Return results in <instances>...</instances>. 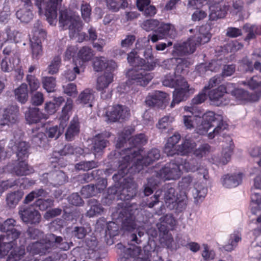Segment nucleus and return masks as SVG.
<instances>
[{
  "label": "nucleus",
  "instance_id": "nucleus-37",
  "mask_svg": "<svg viewBox=\"0 0 261 261\" xmlns=\"http://www.w3.org/2000/svg\"><path fill=\"white\" fill-rule=\"evenodd\" d=\"M65 126V123L61 121L59 126L56 125L46 128L45 134L48 138L57 139L63 134Z\"/></svg>",
  "mask_w": 261,
  "mask_h": 261
},
{
  "label": "nucleus",
  "instance_id": "nucleus-48",
  "mask_svg": "<svg viewBox=\"0 0 261 261\" xmlns=\"http://www.w3.org/2000/svg\"><path fill=\"white\" fill-rule=\"evenodd\" d=\"M206 193L207 189L204 185L198 183L195 185L193 194L195 202H198L199 200L202 199L205 196Z\"/></svg>",
  "mask_w": 261,
  "mask_h": 261
},
{
  "label": "nucleus",
  "instance_id": "nucleus-49",
  "mask_svg": "<svg viewBox=\"0 0 261 261\" xmlns=\"http://www.w3.org/2000/svg\"><path fill=\"white\" fill-rule=\"evenodd\" d=\"M83 149L79 147H74L71 144H67L64 146L62 149L60 151L62 155L67 154H75L76 155H81L83 153Z\"/></svg>",
  "mask_w": 261,
  "mask_h": 261
},
{
  "label": "nucleus",
  "instance_id": "nucleus-8",
  "mask_svg": "<svg viewBox=\"0 0 261 261\" xmlns=\"http://www.w3.org/2000/svg\"><path fill=\"white\" fill-rule=\"evenodd\" d=\"M140 152L138 149V154L135 158H132L130 162L131 168L134 166L135 171L139 172L143 169V166H147L160 159L161 157L160 151L157 148H152L149 150L143 157L139 156Z\"/></svg>",
  "mask_w": 261,
  "mask_h": 261
},
{
  "label": "nucleus",
  "instance_id": "nucleus-13",
  "mask_svg": "<svg viewBox=\"0 0 261 261\" xmlns=\"http://www.w3.org/2000/svg\"><path fill=\"white\" fill-rule=\"evenodd\" d=\"M191 33L194 35L191 36L189 38L191 43L195 45H201L208 42L211 38V34L206 30L205 26H201L198 29L196 28L189 30Z\"/></svg>",
  "mask_w": 261,
  "mask_h": 261
},
{
  "label": "nucleus",
  "instance_id": "nucleus-46",
  "mask_svg": "<svg viewBox=\"0 0 261 261\" xmlns=\"http://www.w3.org/2000/svg\"><path fill=\"white\" fill-rule=\"evenodd\" d=\"M226 141L229 142V145L223 146L222 150V157L220 160V162L224 165L227 163L230 160L231 153L233 149V144L232 139L230 137L226 139Z\"/></svg>",
  "mask_w": 261,
  "mask_h": 261
},
{
  "label": "nucleus",
  "instance_id": "nucleus-60",
  "mask_svg": "<svg viewBox=\"0 0 261 261\" xmlns=\"http://www.w3.org/2000/svg\"><path fill=\"white\" fill-rule=\"evenodd\" d=\"M64 93L69 96H75L77 94L76 85L74 83H68L62 87Z\"/></svg>",
  "mask_w": 261,
  "mask_h": 261
},
{
  "label": "nucleus",
  "instance_id": "nucleus-32",
  "mask_svg": "<svg viewBox=\"0 0 261 261\" xmlns=\"http://www.w3.org/2000/svg\"><path fill=\"white\" fill-rule=\"evenodd\" d=\"M108 143V142L102 136L97 135L93 138L91 150L94 153L100 152L107 146Z\"/></svg>",
  "mask_w": 261,
  "mask_h": 261
},
{
  "label": "nucleus",
  "instance_id": "nucleus-28",
  "mask_svg": "<svg viewBox=\"0 0 261 261\" xmlns=\"http://www.w3.org/2000/svg\"><path fill=\"white\" fill-rule=\"evenodd\" d=\"M167 94L160 91H155L152 94L148 95L146 99V103L149 106H159L166 97Z\"/></svg>",
  "mask_w": 261,
  "mask_h": 261
},
{
  "label": "nucleus",
  "instance_id": "nucleus-1",
  "mask_svg": "<svg viewBox=\"0 0 261 261\" xmlns=\"http://www.w3.org/2000/svg\"><path fill=\"white\" fill-rule=\"evenodd\" d=\"M59 21L60 27L69 31L70 38L79 36V42L85 41H94L97 39L96 30L90 28L88 31V35L85 33H80L83 29V23L79 16L71 14L67 10L60 11Z\"/></svg>",
  "mask_w": 261,
  "mask_h": 261
},
{
  "label": "nucleus",
  "instance_id": "nucleus-57",
  "mask_svg": "<svg viewBox=\"0 0 261 261\" xmlns=\"http://www.w3.org/2000/svg\"><path fill=\"white\" fill-rule=\"evenodd\" d=\"M54 200L53 199H38L36 201L35 205L41 211H45L54 205Z\"/></svg>",
  "mask_w": 261,
  "mask_h": 261
},
{
  "label": "nucleus",
  "instance_id": "nucleus-63",
  "mask_svg": "<svg viewBox=\"0 0 261 261\" xmlns=\"http://www.w3.org/2000/svg\"><path fill=\"white\" fill-rule=\"evenodd\" d=\"M173 117L168 115L161 119L157 124V127L160 129L167 128L169 125L174 121Z\"/></svg>",
  "mask_w": 261,
  "mask_h": 261
},
{
  "label": "nucleus",
  "instance_id": "nucleus-22",
  "mask_svg": "<svg viewBox=\"0 0 261 261\" xmlns=\"http://www.w3.org/2000/svg\"><path fill=\"white\" fill-rule=\"evenodd\" d=\"M117 246L119 248L122 249L123 252L125 255L126 256L127 258L132 257L136 258L137 260L138 258H140L141 257L144 256V249H143V251H142L140 246L130 245L129 248H126L121 244H118Z\"/></svg>",
  "mask_w": 261,
  "mask_h": 261
},
{
  "label": "nucleus",
  "instance_id": "nucleus-2",
  "mask_svg": "<svg viewBox=\"0 0 261 261\" xmlns=\"http://www.w3.org/2000/svg\"><path fill=\"white\" fill-rule=\"evenodd\" d=\"M130 165L124 164H119V171L117 174H115L113 178L121 184L120 187L116 190L115 188L109 189V192L114 194H119L120 198L122 200H129L136 196L137 192V185L131 178H123L124 175L128 172L127 168Z\"/></svg>",
  "mask_w": 261,
  "mask_h": 261
},
{
  "label": "nucleus",
  "instance_id": "nucleus-33",
  "mask_svg": "<svg viewBox=\"0 0 261 261\" xmlns=\"http://www.w3.org/2000/svg\"><path fill=\"white\" fill-rule=\"evenodd\" d=\"M175 190L173 188H170L164 192V200L166 206L170 210H174L175 204L174 203L176 200V196L175 195Z\"/></svg>",
  "mask_w": 261,
  "mask_h": 261
},
{
  "label": "nucleus",
  "instance_id": "nucleus-50",
  "mask_svg": "<svg viewBox=\"0 0 261 261\" xmlns=\"http://www.w3.org/2000/svg\"><path fill=\"white\" fill-rule=\"evenodd\" d=\"M42 86L49 93L54 92L56 86V79L52 76H44L42 78Z\"/></svg>",
  "mask_w": 261,
  "mask_h": 261
},
{
  "label": "nucleus",
  "instance_id": "nucleus-25",
  "mask_svg": "<svg viewBox=\"0 0 261 261\" xmlns=\"http://www.w3.org/2000/svg\"><path fill=\"white\" fill-rule=\"evenodd\" d=\"M210 9L211 13L209 17L211 20H216L218 19L224 18L228 10L225 5L210 6Z\"/></svg>",
  "mask_w": 261,
  "mask_h": 261
},
{
  "label": "nucleus",
  "instance_id": "nucleus-16",
  "mask_svg": "<svg viewBox=\"0 0 261 261\" xmlns=\"http://www.w3.org/2000/svg\"><path fill=\"white\" fill-rule=\"evenodd\" d=\"M62 0H46L44 5L45 15L50 25H55L57 22V8Z\"/></svg>",
  "mask_w": 261,
  "mask_h": 261
},
{
  "label": "nucleus",
  "instance_id": "nucleus-38",
  "mask_svg": "<svg viewBox=\"0 0 261 261\" xmlns=\"http://www.w3.org/2000/svg\"><path fill=\"white\" fill-rule=\"evenodd\" d=\"M25 255V250L24 246L13 247L8 256L9 261H19Z\"/></svg>",
  "mask_w": 261,
  "mask_h": 261
},
{
  "label": "nucleus",
  "instance_id": "nucleus-52",
  "mask_svg": "<svg viewBox=\"0 0 261 261\" xmlns=\"http://www.w3.org/2000/svg\"><path fill=\"white\" fill-rule=\"evenodd\" d=\"M146 142L147 138L143 134H140L132 137H130L128 139L129 145L134 148H137V145L144 144Z\"/></svg>",
  "mask_w": 261,
  "mask_h": 261
},
{
  "label": "nucleus",
  "instance_id": "nucleus-55",
  "mask_svg": "<svg viewBox=\"0 0 261 261\" xmlns=\"http://www.w3.org/2000/svg\"><path fill=\"white\" fill-rule=\"evenodd\" d=\"M187 171L195 172L199 166L198 161L191 159L188 161L183 159L182 165H180Z\"/></svg>",
  "mask_w": 261,
  "mask_h": 261
},
{
  "label": "nucleus",
  "instance_id": "nucleus-35",
  "mask_svg": "<svg viewBox=\"0 0 261 261\" xmlns=\"http://www.w3.org/2000/svg\"><path fill=\"white\" fill-rule=\"evenodd\" d=\"M14 93L15 98L18 101L21 103H25L28 99L27 85L25 83L21 84L14 90Z\"/></svg>",
  "mask_w": 261,
  "mask_h": 261
},
{
  "label": "nucleus",
  "instance_id": "nucleus-51",
  "mask_svg": "<svg viewBox=\"0 0 261 261\" xmlns=\"http://www.w3.org/2000/svg\"><path fill=\"white\" fill-rule=\"evenodd\" d=\"M93 65L95 71H101L108 67L109 65L108 60L104 57H96L94 59Z\"/></svg>",
  "mask_w": 261,
  "mask_h": 261
},
{
  "label": "nucleus",
  "instance_id": "nucleus-11",
  "mask_svg": "<svg viewBox=\"0 0 261 261\" xmlns=\"http://www.w3.org/2000/svg\"><path fill=\"white\" fill-rule=\"evenodd\" d=\"M106 115L110 122L123 121L129 118L130 110L125 106L117 105L113 107L111 111H108Z\"/></svg>",
  "mask_w": 261,
  "mask_h": 261
},
{
  "label": "nucleus",
  "instance_id": "nucleus-15",
  "mask_svg": "<svg viewBox=\"0 0 261 261\" xmlns=\"http://www.w3.org/2000/svg\"><path fill=\"white\" fill-rule=\"evenodd\" d=\"M18 214L22 221L26 223L37 224L41 219L39 212L31 207L21 208Z\"/></svg>",
  "mask_w": 261,
  "mask_h": 261
},
{
  "label": "nucleus",
  "instance_id": "nucleus-53",
  "mask_svg": "<svg viewBox=\"0 0 261 261\" xmlns=\"http://www.w3.org/2000/svg\"><path fill=\"white\" fill-rule=\"evenodd\" d=\"M93 56V51L89 46H84L78 53V57L83 61L90 60Z\"/></svg>",
  "mask_w": 261,
  "mask_h": 261
},
{
  "label": "nucleus",
  "instance_id": "nucleus-27",
  "mask_svg": "<svg viewBox=\"0 0 261 261\" xmlns=\"http://www.w3.org/2000/svg\"><path fill=\"white\" fill-rule=\"evenodd\" d=\"M232 93L237 99L241 101H255L259 97L257 94H250L247 91L242 89H236L232 91Z\"/></svg>",
  "mask_w": 261,
  "mask_h": 261
},
{
  "label": "nucleus",
  "instance_id": "nucleus-56",
  "mask_svg": "<svg viewBox=\"0 0 261 261\" xmlns=\"http://www.w3.org/2000/svg\"><path fill=\"white\" fill-rule=\"evenodd\" d=\"M98 167V163L94 161H83L75 165V168L78 170L88 171Z\"/></svg>",
  "mask_w": 261,
  "mask_h": 261
},
{
  "label": "nucleus",
  "instance_id": "nucleus-45",
  "mask_svg": "<svg viewBox=\"0 0 261 261\" xmlns=\"http://www.w3.org/2000/svg\"><path fill=\"white\" fill-rule=\"evenodd\" d=\"M32 7H26L20 9L16 12L17 17L22 22L28 23L33 18V14L31 12Z\"/></svg>",
  "mask_w": 261,
  "mask_h": 261
},
{
  "label": "nucleus",
  "instance_id": "nucleus-39",
  "mask_svg": "<svg viewBox=\"0 0 261 261\" xmlns=\"http://www.w3.org/2000/svg\"><path fill=\"white\" fill-rule=\"evenodd\" d=\"M113 79V75L111 72H105L103 75L97 79V90H104V89L107 88L109 85L112 82Z\"/></svg>",
  "mask_w": 261,
  "mask_h": 261
},
{
  "label": "nucleus",
  "instance_id": "nucleus-62",
  "mask_svg": "<svg viewBox=\"0 0 261 261\" xmlns=\"http://www.w3.org/2000/svg\"><path fill=\"white\" fill-rule=\"evenodd\" d=\"M160 25L159 21L156 19H150L145 21L142 25V28L146 31L155 30Z\"/></svg>",
  "mask_w": 261,
  "mask_h": 261
},
{
  "label": "nucleus",
  "instance_id": "nucleus-59",
  "mask_svg": "<svg viewBox=\"0 0 261 261\" xmlns=\"http://www.w3.org/2000/svg\"><path fill=\"white\" fill-rule=\"evenodd\" d=\"M61 64V58L59 56L55 57L48 67V73L50 74L57 73Z\"/></svg>",
  "mask_w": 261,
  "mask_h": 261
},
{
  "label": "nucleus",
  "instance_id": "nucleus-36",
  "mask_svg": "<svg viewBox=\"0 0 261 261\" xmlns=\"http://www.w3.org/2000/svg\"><path fill=\"white\" fill-rule=\"evenodd\" d=\"M196 147L195 142L192 139H186L181 144L178 145V153L181 155H186L191 152Z\"/></svg>",
  "mask_w": 261,
  "mask_h": 261
},
{
  "label": "nucleus",
  "instance_id": "nucleus-26",
  "mask_svg": "<svg viewBox=\"0 0 261 261\" xmlns=\"http://www.w3.org/2000/svg\"><path fill=\"white\" fill-rule=\"evenodd\" d=\"M201 112L200 111L195 112V114H192L194 116H184L183 122L185 127L187 129H192L196 127L197 129V125H199L201 121V118L199 116Z\"/></svg>",
  "mask_w": 261,
  "mask_h": 261
},
{
  "label": "nucleus",
  "instance_id": "nucleus-64",
  "mask_svg": "<svg viewBox=\"0 0 261 261\" xmlns=\"http://www.w3.org/2000/svg\"><path fill=\"white\" fill-rule=\"evenodd\" d=\"M157 185L156 182L153 178L148 179L147 183L144 186V193L145 196H149L153 193V189L155 188Z\"/></svg>",
  "mask_w": 261,
  "mask_h": 261
},
{
  "label": "nucleus",
  "instance_id": "nucleus-29",
  "mask_svg": "<svg viewBox=\"0 0 261 261\" xmlns=\"http://www.w3.org/2000/svg\"><path fill=\"white\" fill-rule=\"evenodd\" d=\"M79 133V121L78 117L75 116L70 122L65 133L66 139L70 141L74 139V137Z\"/></svg>",
  "mask_w": 261,
  "mask_h": 261
},
{
  "label": "nucleus",
  "instance_id": "nucleus-12",
  "mask_svg": "<svg viewBox=\"0 0 261 261\" xmlns=\"http://www.w3.org/2000/svg\"><path fill=\"white\" fill-rule=\"evenodd\" d=\"M19 109L16 106H11L5 109L0 116V126H10L18 121Z\"/></svg>",
  "mask_w": 261,
  "mask_h": 261
},
{
  "label": "nucleus",
  "instance_id": "nucleus-4",
  "mask_svg": "<svg viewBox=\"0 0 261 261\" xmlns=\"http://www.w3.org/2000/svg\"><path fill=\"white\" fill-rule=\"evenodd\" d=\"M212 127H214L212 132L208 133V137L213 139L215 136L227 127V124L223 121L221 115H216L213 112L209 111L203 114L199 125H197V132L203 135Z\"/></svg>",
  "mask_w": 261,
  "mask_h": 261
},
{
  "label": "nucleus",
  "instance_id": "nucleus-5",
  "mask_svg": "<svg viewBox=\"0 0 261 261\" xmlns=\"http://www.w3.org/2000/svg\"><path fill=\"white\" fill-rule=\"evenodd\" d=\"M59 247L64 250L69 248L66 242H63L61 237L54 234L47 235L44 240L30 243L27 247L28 252L32 254H44L55 247Z\"/></svg>",
  "mask_w": 261,
  "mask_h": 261
},
{
  "label": "nucleus",
  "instance_id": "nucleus-40",
  "mask_svg": "<svg viewBox=\"0 0 261 261\" xmlns=\"http://www.w3.org/2000/svg\"><path fill=\"white\" fill-rule=\"evenodd\" d=\"M88 204L90 208L87 212V216L89 217H92L97 215L101 214L103 212V208L97 200L90 199L88 201Z\"/></svg>",
  "mask_w": 261,
  "mask_h": 261
},
{
  "label": "nucleus",
  "instance_id": "nucleus-61",
  "mask_svg": "<svg viewBox=\"0 0 261 261\" xmlns=\"http://www.w3.org/2000/svg\"><path fill=\"white\" fill-rule=\"evenodd\" d=\"M27 81L32 92L36 91L40 87L39 80L34 75H28L27 76Z\"/></svg>",
  "mask_w": 261,
  "mask_h": 261
},
{
  "label": "nucleus",
  "instance_id": "nucleus-42",
  "mask_svg": "<svg viewBox=\"0 0 261 261\" xmlns=\"http://www.w3.org/2000/svg\"><path fill=\"white\" fill-rule=\"evenodd\" d=\"M226 92V87L221 85L215 89L211 90L208 93V97L211 101L218 102Z\"/></svg>",
  "mask_w": 261,
  "mask_h": 261
},
{
  "label": "nucleus",
  "instance_id": "nucleus-3",
  "mask_svg": "<svg viewBox=\"0 0 261 261\" xmlns=\"http://www.w3.org/2000/svg\"><path fill=\"white\" fill-rule=\"evenodd\" d=\"M140 65L135 66L134 67L129 69L126 75L130 82L137 85L145 86L147 85L152 79L153 75L151 73L147 71L152 70L159 62L155 59L151 63H146L144 59H139Z\"/></svg>",
  "mask_w": 261,
  "mask_h": 261
},
{
  "label": "nucleus",
  "instance_id": "nucleus-18",
  "mask_svg": "<svg viewBox=\"0 0 261 261\" xmlns=\"http://www.w3.org/2000/svg\"><path fill=\"white\" fill-rule=\"evenodd\" d=\"M175 89L173 94V100L170 105L171 108H173L175 104H178L180 102L184 100L187 98V93L190 94L193 93L194 89L193 88H189L188 84L187 87L177 86Z\"/></svg>",
  "mask_w": 261,
  "mask_h": 261
},
{
  "label": "nucleus",
  "instance_id": "nucleus-17",
  "mask_svg": "<svg viewBox=\"0 0 261 261\" xmlns=\"http://www.w3.org/2000/svg\"><path fill=\"white\" fill-rule=\"evenodd\" d=\"M16 221L13 219H8L0 226V230L6 233L1 236H6L13 239H17L21 234V231L14 228Z\"/></svg>",
  "mask_w": 261,
  "mask_h": 261
},
{
  "label": "nucleus",
  "instance_id": "nucleus-6",
  "mask_svg": "<svg viewBox=\"0 0 261 261\" xmlns=\"http://www.w3.org/2000/svg\"><path fill=\"white\" fill-rule=\"evenodd\" d=\"M134 131L135 129L133 127L125 128L118 137L116 147L117 148L124 147V149L120 153L121 155H123L122 160L120 161V164L125 163L126 165H130L132 158H135L138 154V148L132 147L128 143V139Z\"/></svg>",
  "mask_w": 261,
  "mask_h": 261
},
{
  "label": "nucleus",
  "instance_id": "nucleus-23",
  "mask_svg": "<svg viewBox=\"0 0 261 261\" xmlns=\"http://www.w3.org/2000/svg\"><path fill=\"white\" fill-rule=\"evenodd\" d=\"M16 239H13L6 236H0V256L3 257L7 255L11 250H12L15 245L14 241Z\"/></svg>",
  "mask_w": 261,
  "mask_h": 261
},
{
  "label": "nucleus",
  "instance_id": "nucleus-19",
  "mask_svg": "<svg viewBox=\"0 0 261 261\" xmlns=\"http://www.w3.org/2000/svg\"><path fill=\"white\" fill-rule=\"evenodd\" d=\"M195 50V45L192 44L189 39L182 43H178L174 45L172 51L173 56H183L188 54H192Z\"/></svg>",
  "mask_w": 261,
  "mask_h": 261
},
{
  "label": "nucleus",
  "instance_id": "nucleus-31",
  "mask_svg": "<svg viewBox=\"0 0 261 261\" xmlns=\"http://www.w3.org/2000/svg\"><path fill=\"white\" fill-rule=\"evenodd\" d=\"M206 99V91L202 90V92L197 96L194 97L191 100V106L185 107L184 109L186 111H189L192 114H195L197 112L196 105H199L203 102Z\"/></svg>",
  "mask_w": 261,
  "mask_h": 261
},
{
  "label": "nucleus",
  "instance_id": "nucleus-58",
  "mask_svg": "<svg viewBox=\"0 0 261 261\" xmlns=\"http://www.w3.org/2000/svg\"><path fill=\"white\" fill-rule=\"evenodd\" d=\"M81 193L84 198H87L97 194L94 185L90 184L85 186L81 190Z\"/></svg>",
  "mask_w": 261,
  "mask_h": 261
},
{
  "label": "nucleus",
  "instance_id": "nucleus-30",
  "mask_svg": "<svg viewBox=\"0 0 261 261\" xmlns=\"http://www.w3.org/2000/svg\"><path fill=\"white\" fill-rule=\"evenodd\" d=\"M119 227L117 224L114 222H109L107 224L106 230V243L108 245L113 243L112 238L116 236L119 233Z\"/></svg>",
  "mask_w": 261,
  "mask_h": 261
},
{
  "label": "nucleus",
  "instance_id": "nucleus-41",
  "mask_svg": "<svg viewBox=\"0 0 261 261\" xmlns=\"http://www.w3.org/2000/svg\"><path fill=\"white\" fill-rule=\"evenodd\" d=\"M156 31L162 36L167 35L171 38L174 37L176 35L174 26L169 23H161L159 25Z\"/></svg>",
  "mask_w": 261,
  "mask_h": 261
},
{
  "label": "nucleus",
  "instance_id": "nucleus-21",
  "mask_svg": "<svg viewBox=\"0 0 261 261\" xmlns=\"http://www.w3.org/2000/svg\"><path fill=\"white\" fill-rule=\"evenodd\" d=\"M94 99V91L91 89L86 88L79 94L76 102L77 104L83 106L87 105L88 107H91L92 103Z\"/></svg>",
  "mask_w": 261,
  "mask_h": 261
},
{
  "label": "nucleus",
  "instance_id": "nucleus-7",
  "mask_svg": "<svg viewBox=\"0 0 261 261\" xmlns=\"http://www.w3.org/2000/svg\"><path fill=\"white\" fill-rule=\"evenodd\" d=\"M183 159L176 158L173 161L167 164L158 172L159 176L164 180L176 179L181 174L180 165H182Z\"/></svg>",
  "mask_w": 261,
  "mask_h": 261
},
{
  "label": "nucleus",
  "instance_id": "nucleus-43",
  "mask_svg": "<svg viewBox=\"0 0 261 261\" xmlns=\"http://www.w3.org/2000/svg\"><path fill=\"white\" fill-rule=\"evenodd\" d=\"M21 192L16 191L7 194L6 196L7 205L10 208H13L18 204L22 197Z\"/></svg>",
  "mask_w": 261,
  "mask_h": 261
},
{
  "label": "nucleus",
  "instance_id": "nucleus-24",
  "mask_svg": "<svg viewBox=\"0 0 261 261\" xmlns=\"http://www.w3.org/2000/svg\"><path fill=\"white\" fill-rule=\"evenodd\" d=\"M27 120L29 123H36L42 119H47L46 115L43 114L38 108H33L29 109L25 113Z\"/></svg>",
  "mask_w": 261,
  "mask_h": 261
},
{
  "label": "nucleus",
  "instance_id": "nucleus-14",
  "mask_svg": "<svg viewBox=\"0 0 261 261\" xmlns=\"http://www.w3.org/2000/svg\"><path fill=\"white\" fill-rule=\"evenodd\" d=\"M11 172L17 176H21L33 172V168L30 167L25 159H18L8 165Z\"/></svg>",
  "mask_w": 261,
  "mask_h": 261
},
{
  "label": "nucleus",
  "instance_id": "nucleus-54",
  "mask_svg": "<svg viewBox=\"0 0 261 261\" xmlns=\"http://www.w3.org/2000/svg\"><path fill=\"white\" fill-rule=\"evenodd\" d=\"M175 62L177 64V68L178 69L183 70L184 68H187L189 66L191 63L186 58H173L168 60L165 62L169 65L174 63Z\"/></svg>",
  "mask_w": 261,
  "mask_h": 261
},
{
  "label": "nucleus",
  "instance_id": "nucleus-20",
  "mask_svg": "<svg viewBox=\"0 0 261 261\" xmlns=\"http://www.w3.org/2000/svg\"><path fill=\"white\" fill-rule=\"evenodd\" d=\"M164 86L170 87H176L177 86H188V83L185 79L180 75H167L163 81Z\"/></svg>",
  "mask_w": 261,
  "mask_h": 261
},
{
  "label": "nucleus",
  "instance_id": "nucleus-47",
  "mask_svg": "<svg viewBox=\"0 0 261 261\" xmlns=\"http://www.w3.org/2000/svg\"><path fill=\"white\" fill-rule=\"evenodd\" d=\"M29 145L25 141H19L16 144V154L18 159H25L28 156Z\"/></svg>",
  "mask_w": 261,
  "mask_h": 261
},
{
  "label": "nucleus",
  "instance_id": "nucleus-10",
  "mask_svg": "<svg viewBox=\"0 0 261 261\" xmlns=\"http://www.w3.org/2000/svg\"><path fill=\"white\" fill-rule=\"evenodd\" d=\"M118 218L122 221V228L125 230L130 231L137 227L135 217L130 206H122L118 208L117 211Z\"/></svg>",
  "mask_w": 261,
  "mask_h": 261
},
{
  "label": "nucleus",
  "instance_id": "nucleus-9",
  "mask_svg": "<svg viewBox=\"0 0 261 261\" xmlns=\"http://www.w3.org/2000/svg\"><path fill=\"white\" fill-rule=\"evenodd\" d=\"M45 32L40 27V23L38 22L34 26V34L30 39V46L32 58L38 59L42 55L41 40L44 39Z\"/></svg>",
  "mask_w": 261,
  "mask_h": 261
},
{
  "label": "nucleus",
  "instance_id": "nucleus-44",
  "mask_svg": "<svg viewBox=\"0 0 261 261\" xmlns=\"http://www.w3.org/2000/svg\"><path fill=\"white\" fill-rule=\"evenodd\" d=\"M188 203V198L185 193L181 192L176 196V200L174 203L175 204L174 210L177 212H181L184 211Z\"/></svg>",
  "mask_w": 261,
  "mask_h": 261
},
{
  "label": "nucleus",
  "instance_id": "nucleus-34",
  "mask_svg": "<svg viewBox=\"0 0 261 261\" xmlns=\"http://www.w3.org/2000/svg\"><path fill=\"white\" fill-rule=\"evenodd\" d=\"M242 177L243 174L242 173L231 176L226 175L223 179V185L228 188L236 187L241 182Z\"/></svg>",
  "mask_w": 261,
  "mask_h": 261
}]
</instances>
